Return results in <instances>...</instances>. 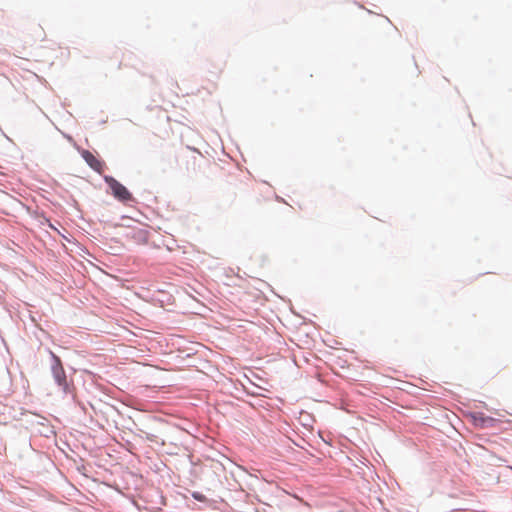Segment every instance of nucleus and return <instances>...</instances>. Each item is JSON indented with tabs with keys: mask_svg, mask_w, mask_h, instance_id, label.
<instances>
[{
	"mask_svg": "<svg viewBox=\"0 0 512 512\" xmlns=\"http://www.w3.org/2000/svg\"><path fill=\"white\" fill-rule=\"evenodd\" d=\"M343 12L348 19L359 21L361 23H369L371 20L378 17L357 3H350L346 5Z\"/></svg>",
	"mask_w": 512,
	"mask_h": 512,
	"instance_id": "obj_1",
	"label": "nucleus"
},
{
	"mask_svg": "<svg viewBox=\"0 0 512 512\" xmlns=\"http://www.w3.org/2000/svg\"><path fill=\"white\" fill-rule=\"evenodd\" d=\"M125 236L136 244H146L149 240V231L141 223L134 222L133 225L126 226Z\"/></svg>",
	"mask_w": 512,
	"mask_h": 512,
	"instance_id": "obj_2",
	"label": "nucleus"
},
{
	"mask_svg": "<svg viewBox=\"0 0 512 512\" xmlns=\"http://www.w3.org/2000/svg\"><path fill=\"white\" fill-rule=\"evenodd\" d=\"M51 356L54 360V364L52 365V373L57 384L64 390L67 391L68 383L66 379V374L64 368L62 366L61 360L58 356H56L53 352H51Z\"/></svg>",
	"mask_w": 512,
	"mask_h": 512,
	"instance_id": "obj_3",
	"label": "nucleus"
},
{
	"mask_svg": "<svg viewBox=\"0 0 512 512\" xmlns=\"http://www.w3.org/2000/svg\"><path fill=\"white\" fill-rule=\"evenodd\" d=\"M106 183L112 190L113 195L120 201H129L132 196L131 193L123 186L120 182L115 180L113 177H105Z\"/></svg>",
	"mask_w": 512,
	"mask_h": 512,
	"instance_id": "obj_4",
	"label": "nucleus"
},
{
	"mask_svg": "<svg viewBox=\"0 0 512 512\" xmlns=\"http://www.w3.org/2000/svg\"><path fill=\"white\" fill-rule=\"evenodd\" d=\"M82 157L86 161V163L96 172L102 173L104 171L105 164L101 160H99L96 156H94L90 151L84 150L82 152Z\"/></svg>",
	"mask_w": 512,
	"mask_h": 512,
	"instance_id": "obj_5",
	"label": "nucleus"
},
{
	"mask_svg": "<svg viewBox=\"0 0 512 512\" xmlns=\"http://www.w3.org/2000/svg\"><path fill=\"white\" fill-rule=\"evenodd\" d=\"M475 425L481 428L491 427L494 423V419L486 417L483 414H476L473 416Z\"/></svg>",
	"mask_w": 512,
	"mask_h": 512,
	"instance_id": "obj_6",
	"label": "nucleus"
},
{
	"mask_svg": "<svg viewBox=\"0 0 512 512\" xmlns=\"http://www.w3.org/2000/svg\"><path fill=\"white\" fill-rule=\"evenodd\" d=\"M193 497L199 501H204L205 497L199 493H193Z\"/></svg>",
	"mask_w": 512,
	"mask_h": 512,
	"instance_id": "obj_7",
	"label": "nucleus"
},
{
	"mask_svg": "<svg viewBox=\"0 0 512 512\" xmlns=\"http://www.w3.org/2000/svg\"><path fill=\"white\" fill-rule=\"evenodd\" d=\"M195 160H196V156H192V166H191L192 169H195Z\"/></svg>",
	"mask_w": 512,
	"mask_h": 512,
	"instance_id": "obj_8",
	"label": "nucleus"
},
{
	"mask_svg": "<svg viewBox=\"0 0 512 512\" xmlns=\"http://www.w3.org/2000/svg\"><path fill=\"white\" fill-rule=\"evenodd\" d=\"M188 149L192 150L194 153L198 154V155H201L200 151L197 150V149H192L190 147H188Z\"/></svg>",
	"mask_w": 512,
	"mask_h": 512,
	"instance_id": "obj_9",
	"label": "nucleus"
},
{
	"mask_svg": "<svg viewBox=\"0 0 512 512\" xmlns=\"http://www.w3.org/2000/svg\"><path fill=\"white\" fill-rule=\"evenodd\" d=\"M185 162H186V168H187V169H189V160H188V159H186V161H185Z\"/></svg>",
	"mask_w": 512,
	"mask_h": 512,
	"instance_id": "obj_10",
	"label": "nucleus"
}]
</instances>
